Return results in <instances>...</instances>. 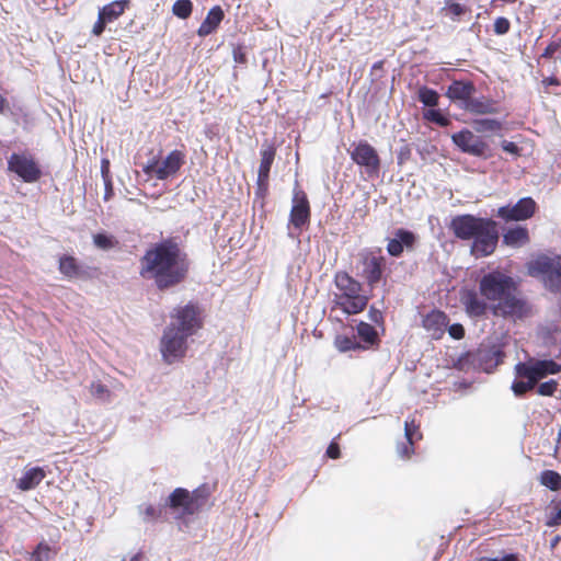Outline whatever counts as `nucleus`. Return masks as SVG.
<instances>
[{"mask_svg": "<svg viewBox=\"0 0 561 561\" xmlns=\"http://www.w3.org/2000/svg\"><path fill=\"white\" fill-rule=\"evenodd\" d=\"M352 161L365 169L369 176H377L380 171L381 160L375 147L366 140L353 142L347 150Z\"/></svg>", "mask_w": 561, "mask_h": 561, "instance_id": "nucleus-8", "label": "nucleus"}, {"mask_svg": "<svg viewBox=\"0 0 561 561\" xmlns=\"http://www.w3.org/2000/svg\"><path fill=\"white\" fill-rule=\"evenodd\" d=\"M474 124L477 131H500L503 128L502 123L493 118L477 119Z\"/></svg>", "mask_w": 561, "mask_h": 561, "instance_id": "nucleus-33", "label": "nucleus"}, {"mask_svg": "<svg viewBox=\"0 0 561 561\" xmlns=\"http://www.w3.org/2000/svg\"><path fill=\"white\" fill-rule=\"evenodd\" d=\"M94 243L96 247H99L101 249H107L112 245L111 239L107 236L102 234V233L94 236Z\"/></svg>", "mask_w": 561, "mask_h": 561, "instance_id": "nucleus-50", "label": "nucleus"}, {"mask_svg": "<svg viewBox=\"0 0 561 561\" xmlns=\"http://www.w3.org/2000/svg\"><path fill=\"white\" fill-rule=\"evenodd\" d=\"M368 317H369V320L371 322H374L375 324H377L379 327H383L385 318H383V313L379 309L371 306L369 308Z\"/></svg>", "mask_w": 561, "mask_h": 561, "instance_id": "nucleus-46", "label": "nucleus"}, {"mask_svg": "<svg viewBox=\"0 0 561 561\" xmlns=\"http://www.w3.org/2000/svg\"><path fill=\"white\" fill-rule=\"evenodd\" d=\"M476 93V85L470 80H454L447 88L446 96L454 103H460L461 108L465 110L473 94Z\"/></svg>", "mask_w": 561, "mask_h": 561, "instance_id": "nucleus-17", "label": "nucleus"}, {"mask_svg": "<svg viewBox=\"0 0 561 561\" xmlns=\"http://www.w3.org/2000/svg\"><path fill=\"white\" fill-rule=\"evenodd\" d=\"M106 24H107V22L103 18H101V15L99 14L98 21L93 25L92 33L95 36H100L103 33Z\"/></svg>", "mask_w": 561, "mask_h": 561, "instance_id": "nucleus-53", "label": "nucleus"}, {"mask_svg": "<svg viewBox=\"0 0 561 561\" xmlns=\"http://www.w3.org/2000/svg\"><path fill=\"white\" fill-rule=\"evenodd\" d=\"M169 506L181 514H192L194 512L193 495L185 489L178 488L169 496Z\"/></svg>", "mask_w": 561, "mask_h": 561, "instance_id": "nucleus-22", "label": "nucleus"}, {"mask_svg": "<svg viewBox=\"0 0 561 561\" xmlns=\"http://www.w3.org/2000/svg\"><path fill=\"white\" fill-rule=\"evenodd\" d=\"M424 118L431 123H435L438 126L446 127L450 124V119L442 114L439 110H427L423 114Z\"/></svg>", "mask_w": 561, "mask_h": 561, "instance_id": "nucleus-35", "label": "nucleus"}, {"mask_svg": "<svg viewBox=\"0 0 561 561\" xmlns=\"http://www.w3.org/2000/svg\"><path fill=\"white\" fill-rule=\"evenodd\" d=\"M539 482L551 491L561 490V474L554 470H543L540 473Z\"/></svg>", "mask_w": 561, "mask_h": 561, "instance_id": "nucleus-29", "label": "nucleus"}, {"mask_svg": "<svg viewBox=\"0 0 561 561\" xmlns=\"http://www.w3.org/2000/svg\"><path fill=\"white\" fill-rule=\"evenodd\" d=\"M138 512L145 522L156 520L160 517V510L152 505L142 504L138 506Z\"/></svg>", "mask_w": 561, "mask_h": 561, "instance_id": "nucleus-37", "label": "nucleus"}, {"mask_svg": "<svg viewBox=\"0 0 561 561\" xmlns=\"http://www.w3.org/2000/svg\"><path fill=\"white\" fill-rule=\"evenodd\" d=\"M59 271L67 277H76L79 274V267L76 260L71 256H64L59 260Z\"/></svg>", "mask_w": 561, "mask_h": 561, "instance_id": "nucleus-31", "label": "nucleus"}, {"mask_svg": "<svg viewBox=\"0 0 561 561\" xmlns=\"http://www.w3.org/2000/svg\"><path fill=\"white\" fill-rule=\"evenodd\" d=\"M190 268L186 253L180 245L165 240L149 249L140 261V275L152 279L159 289L181 283Z\"/></svg>", "mask_w": 561, "mask_h": 561, "instance_id": "nucleus-2", "label": "nucleus"}, {"mask_svg": "<svg viewBox=\"0 0 561 561\" xmlns=\"http://www.w3.org/2000/svg\"><path fill=\"white\" fill-rule=\"evenodd\" d=\"M561 525V504L557 507L556 513H551L546 520V526L556 527Z\"/></svg>", "mask_w": 561, "mask_h": 561, "instance_id": "nucleus-48", "label": "nucleus"}, {"mask_svg": "<svg viewBox=\"0 0 561 561\" xmlns=\"http://www.w3.org/2000/svg\"><path fill=\"white\" fill-rule=\"evenodd\" d=\"M454 145L462 152L479 158H490L492 156L489 144L470 129H461L451 135Z\"/></svg>", "mask_w": 561, "mask_h": 561, "instance_id": "nucleus-10", "label": "nucleus"}, {"mask_svg": "<svg viewBox=\"0 0 561 561\" xmlns=\"http://www.w3.org/2000/svg\"><path fill=\"white\" fill-rule=\"evenodd\" d=\"M101 173L104 181V185L111 187L110 161L107 159H103L101 162Z\"/></svg>", "mask_w": 561, "mask_h": 561, "instance_id": "nucleus-49", "label": "nucleus"}, {"mask_svg": "<svg viewBox=\"0 0 561 561\" xmlns=\"http://www.w3.org/2000/svg\"><path fill=\"white\" fill-rule=\"evenodd\" d=\"M460 301L469 317L480 318L490 309L489 301L480 296L479 291L465 289L461 291Z\"/></svg>", "mask_w": 561, "mask_h": 561, "instance_id": "nucleus-15", "label": "nucleus"}, {"mask_svg": "<svg viewBox=\"0 0 561 561\" xmlns=\"http://www.w3.org/2000/svg\"><path fill=\"white\" fill-rule=\"evenodd\" d=\"M224 19V11L220 7H214L207 14L206 19L201 24L197 34L199 36H207L211 34Z\"/></svg>", "mask_w": 561, "mask_h": 561, "instance_id": "nucleus-25", "label": "nucleus"}, {"mask_svg": "<svg viewBox=\"0 0 561 561\" xmlns=\"http://www.w3.org/2000/svg\"><path fill=\"white\" fill-rule=\"evenodd\" d=\"M449 335L455 340H461L465 337V328L460 323H454L451 325H447V329Z\"/></svg>", "mask_w": 561, "mask_h": 561, "instance_id": "nucleus-45", "label": "nucleus"}, {"mask_svg": "<svg viewBox=\"0 0 561 561\" xmlns=\"http://www.w3.org/2000/svg\"><path fill=\"white\" fill-rule=\"evenodd\" d=\"M416 236L414 232L400 228L394 232V238L389 239L387 243V252L390 256L399 257L404 249L411 251L414 249Z\"/></svg>", "mask_w": 561, "mask_h": 561, "instance_id": "nucleus-16", "label": "nucleus"}, {"mask_svg": "<svg viewBox=\"0 0 561 561\" xmlns=\"http://www.w3.org/2000/svg\"><path fill=\"white\" fill-rule=\"evenodd\" d=\"M334 284L337 291L334 293L330 318H333L334 312L337 310L347 316H353L366 309L369 296L363 293V285L358 280L346 272H337L334 277Z\"/></svg>", "mask_w": 561, "mask_h": 561, "instance_id": "nucleus-5", "label": "nucleus"}, {"mask_svg": "<svg viewBox=\"0 0 561 561\" xmlns=\"http://www.w3.org/2000/svg\"><path fill=\"white\" fill-rule=\"evenodd\" d=\"M127 4H128L127 0L113 1V2L104 5L99 11V14L107 23H112V22H114L116 19H118L124 13L125 8L127 7Z\"/></svg>", "mask_w": 561, "mask_h": 561, "instance_id": "nucleus-27", "label": "nucleus"}, {"mask_svg": "<svg viewBox=\"0 0 561 561\" xmlns=\"http://www.w3.org/2000/svg\"><path fill=\"white\" fill-rule=\"evenodd\" d=\"M514 371L519 379H531L536 385L548 375H556L561 371V365L552 359H530L519 362L515 365Z\"/></svg>", "mask_w": 561, "mask_h": 561, "instance_id": "nucleus-9", "label": "nucleus"}, {"mask_svg": "<svg viewBox=\"0 0 561 561\" xmlns=\"http://www.w3.org/2000/svg\"><path fill=\"white\" fill-rule=\"evenodd\" d=\"M561 49V38L551 41L547 47L545 48L543 53L541 54L542 58H552L553 55Z\"/></svg>", "mask_w": 561, "mask_h": 561, "instance_id": "nucleus-43", "label": "nucleus"}, {"mask_svg": "<svg viewBox=\"0 0 561 561\" xmlns=\"http://www.w3.org/2000/svg\"><path fill=\"white\" fill-rule=\"evenodd\" d=\"M404 436L407 440H420L423 435L420 430V424L415 421V419H408L404 422Z\"/></svg>", "mask_w": 561, "mask_h": 561, "instance_id": "nucleus-32", "label": "nucleus"}, {"mask_svg": "<svg viewBox=\"0 0 561 561\" xmlns=\"http://www.w3.org/2000/svg\"><path fill=\"white\" fill-rule=\"evenodd\" d=\"M90 392L93 397L106 401L110 398V390L99 381L90 385Z\"/></svg>", "mask_w": 561, "mask_h": 561, "instance_id": "nucleus-38", "label": "nucleus"}, {"mask_svg": "<svg viewBox=\"0 0 561 561\" xmlns=\"http://www.w3.org/2000/svg\"><path fill=\"white\" fill-rule=\"evenodd\" d=\"M448 324V316L438 309H433L422 318V327L433 340H440Z\"/></svg>", "mask_w": 561, "mask_h": 561, "instance_id": "nucleus-14", "label": "nucleus"}, {"mask_svg": "<svg viewBox=\"0 0 561 561\" xmlns=\"http://www.w3.org/2000/svg\"><path fill=\"white\" fill-rule=\"evenodd\" d=\"M480 296L490 302L493 316L514 321L534 316V305L520 289V282L512 273L494 268L484 273L479 282Z\"/></svg>", "mask_w": 561, "mask_h": 561, "instance_id": "nucleus-1", "label": "nucleus"}, {"mask_svg": "<svg viewBox=\"0 0 561 561\" xmlns=\"http://www.w3.org/2000/svg\"><path fill=\"white\" fill-rule=\"evenodd\" d=\"M528 273L530 276L539 277L550 293H561L560 255H538L528 264Z\"/></svg>", "mask_w": 561, "mask_h": 561, "instance_id": "nucleus-6", "label": "nucleus"}, {"mask_svg": "<svg viewBox=\"0 0 561 561\" xmlns=\"http://www.w3.org/2000/svg\"><path fill=\"white\" fill-rule=\"evenodd\" d=\"M357 337L360 340L362 350L379 346L380 339L377 330L369 323L360 321L356 325Z\"/></svg>", "mask_w": 561, "mask_h": 561, "instance_id": "nucleus-23", "label": "nucleus"}, {"mask_svg": "<svg viewBox=\"0 0 561 561\" xmlns=\"http://www.w3.org/2000/svg\"><path fill=\"white\" fill-rule=\"evenodd\" d=\"M51 557V549L46 543H39L36 550L32 553L34 561H48Z\"/></svg>", "mask_w": 561, "mask_h": 561, "instance_id": "nucleus-39", "label": "nucleus"}, {"mask_svg": "<svg viewBox=\"0 0 561 561\" xmlns=\"http://www.w3.org/2000/svg\"><path fill=\"white\" fill-rule=\"evenodd\" d=\"M45 471L39 467L27 469L18 482V488L28 491L36 488L45 478Z\"/></svg>", "mask_w": 561, "mask_h": 561, "instance_id": "nucleus-26", "label": "nucleus"}, {"mask_svg": "<svg viewBox=\"0 0 561 561\" xmlns=\"http://www.w3.org/2000/svg\"><path fill=\"white\" fill-rule=\"evenodd\" d=\"M529 242V232L526 227L516 226L514 228H510L503 234V243L513 247L519 248Z\"/></svg>", "mask_w": 561, "mask_h": 561, "instance_id": "nucleus-24", "label": "nucleus"}, {"mask_svg": "<svg viewBox=\"0 0 561 561\" xmlns=\"http://www.w3.org/2000/svg\"><path fill=\"white\" fill-rule=\"evenodd\" d=\"M465 111L473 114V115H488V114H497L499 102L489 96H479L471 98V100L465 104Z\"/></svg>", "mask_w": 561, "mask_h": 561, "instance_id": "nucleus-21", "label": "nucleus"}, {"mask_svg": "<svg viewBox=\"0 0 561 561\" xmlns=\"http://www.w3.org/2000/svg\"><path fill=\"white\" fill-rule=\"evenodd\" d=\"M411 156H412L411 146L409 144L401 146L398 151V154H397L398 164H400V165L404 164L407 161H409L411 159Z\"/></svg>", "mask_w": 561, "mask_h": 561, "instance_id": "nucleus-44", "label": "nucleus"}, {"mask_svg": "<svg viewBox=\"0 0 561 561\" xmlns=\"http://www.w3.org/2000/svg\"><path fill=\"white\" fill-rule=\"evenodd\" d=\"M387 260L381 249H365L358 253L359 276L373 289L383 278Z\"/></svg>", "mask_w": 561, "mask_h": 561, "instance_id": "nucleus-7", "label": "nucleus"}, {"mask_svg": "<svg viewBox=\"0 0 561 561\" xmlns=\"http://www.w3.org/2000/svg\"><path fill=\"white\" fill-rule=\"evenodd\" d=\"M558 389V382L554 379L540 383L537 388V392L543 397H551Z\"/></svg>", "mask_w": 561, "mask_h": 561, "instance_id": "nucleus-40", "label": "nucleus"}, {"mask_svg": "<svg viewBox=\"0 0 561 561\" xmlns=\"http://www.w3.org/2000/svg\"><path fill=\"white\" fill-rule=\"evenodd\" d=\"M202 327L198 310L193 305L179 307L171 313V321L164 329L160 351L165 363L182 358L187 350V340Z\"/></svg>", "mask_w": 561, "mask_h": 561, "instance_id": "nucleus-3", "label": "nucleus"}, {"mask_svg": "<svg viewBox=\"0 0 561 561\" xmlns=\"http://www.w3.org/2000/svg\"><path fill=\"white\" fill-rule=\"evenodd\" d=\"M140 559H141V553H136V554H134V556L129 559V561H140Z\"/></svg>", "mask_w": 561, "mask_h": 561, "instance_id": "nucleus-58", "label": "nucleus"}, {"mask_svg": "<svg viewBox=\"0 0 561 561\" xmlns=\"http://www.w3.org/2000/svg\"><path fill=\"white\" fill-rule=\"evenodd\" d=\"M446 8L453 15L459 16L465 13V9L460 3L454 2L451 0L446 1Z\"/></svg>", "mask_w": 561, "mask_h": 561, "instance_id": "nucleus-51", "label": "nucleus"}, {"mask_svg": "<svg viewBox=\"0 0 561 561\" xmlns=\"http://www.w3.org/2000/svg\"><path fill=\"white\" fill-rule=\"evenodd\" d=\"M511 22L504 16L496 18L493 25V31L496 35H504L508 33Z\"/></svg>", "mask_w": 561, "mask_h": 561, "instance_id": "nucleus-42", "label": "nucleus"}, {"mask_svg": "<svg viewBox=\"0 0 561 561\" xmlns=\"http://www.w3.org/2000/svg\"><path fill=\"white\" fill-rule=\"evenodd\" d=\"M9 170L16 173L24 182L33 183L41 178L37 163L26 154L13 153L8 160Z\"/></svg>", "mask_w": 561, "mask_h": 561, "instance_id": "nucleus-13", "label": "nucleus"}, {"mask_svg": "<svg viewBox=\"0 0 561 561\" xmlns=\"http://www.w3.org/2000/svg\"><path fill=\"white\" fill-rule=\"evenodd\" d=\"M537 204L531 197H523L515 205H505L497 209V217L505 221H522L531 218Z\"/></svg>", "mask_w": 561, "mask_h": 561, "instance_id": "nucleus-12", "label": "nucleus"}, {"mask_svg": "<svg viewBox=\"0 0 561 561\" xmlns=\"http://www.w3.org/2000/svg\"><path fill=\"white\" fill-rule=\"evenodd\" d=\"M275 158V149L272 146H263L261 149V163L257 173V190L266 191L272 163Z\"/></svg>", "mask_w": 561, "mask_h": 561, "instance_id": "nucleus-20", "label": "nucleus"}, {"mask_svg": "<svg viewBox=\"0 0 561 561\" xmlns=\"http://www.w3.org/2000/svg\"><path fill=\"white\" fill-rule=\"evenodd\" d=\"M536 383L531 379L514 380L511 389L516 397H524L528 391L533 390Z\"/></svg>", "mask_w": 561, "mask_h": 561, "instance_id": "nucleus-34", "label": "nucleus"}, {"mask_svg": "<svg viewBox=\"0 0 561 561\" xmlns=\"http://www.w3.org/2000/svg\"><path fill=\"white\" fill-rule=\"evenodd\" d=\"M193 4L190 0H178L172 8V12L180 19H186L192 13Z\"/></svg>", "mask_w": 561, "mask_h": 561, "instance_id": "nucleus-36", "label": "nucleus"}, {"mask_svg": "<svg viewBox=\"0 0 561 561\" xmlns=\"http://www.w3.org/2000/svg\"><path fill=\"white\" fill-rule=\"evenodd\" d=\"M112 194H113V187L111 186V188H110V186L105 185V196H104L105 199H108Z\"/></svg>", "mask_w": 561, "mask_h": 561, "instance_id": "nucleus-56", "label": "nucleus"}, {"mask_svg": "<svg viewBox=\"0 0 561 561\" xmlns=\"http://www.w3.org/2000/svg\"><path fill=\"white\" fill-rule=\"evenodd\" d=\"M501 146L505 152H508V153H512L515 156H519V153H520V148L513 141L504 140V141H502Z\"/></svg>", "mask_w": 561, "mask_h": 561, "instance_id": "nucleus-52", "label": "nucleus"}, {"mask_svg": "<svg viewBox=\"0 0 561 561\" xmlns=\"http://www.w3.org/2000/svg\"><path fill=\"white\" fill-rule=\"evenodd\" d=\"M541 83L545 88H548L549 85H560L561 84L560 80L554 76L543 78L541 80Z\"/></svg>", "mask_w": 561, "mask_h": 561, "instance_id": "nucleus-55", "label": "nucleus"}, {"mask_svg": "<svg viewBox=\"0 0 561 561\" xmlns=\"http://www.w3.org/2000/svg\"><path fill=\"white\" fill-rule=\"evenodd\" d=\"M4 105H5V100L4 98L0 94V113H2L3 108H4Z\"/></svg>", "mask_w": 561, "mask_h": 561, "instance_id": "nucleus-57", "label": "nucleus"}, {"mask_svg": "<svg viewBox=\"0 0 561 561\" xmlns=\"http://www.w3.org/2000/svg\"><path fill=\"white\" fill-rule=\"evenodd\" d=\"M417 100L425 106L434 107L438 105L439 94L434 89L423 85L417 90Z\"/></svg>", "mask_w": 561, "mask_h": 561, "instance_id": "nucleus-30", "label": "nucleus"}, {"mask_svg": "<svg viewBox=\"0 0 561 561\" xmlns=\"http://www.w3.org/2000/svg\"><path fill=\"white\" fill-rule=\"evenodd\" d=\"M185 156L179 150L171 151L163 160H152L144 165L142 171L158 180H167L178 173L184 164Z\"/></svg>", "mask_w": 561, "mask_h": 561, "instance_id": "nucleus-11", "label": "nucleus"}, {"mask_svg": "<svg viewBox=\"0 0 561 561\" xmlns=\"http://www.w3.org/2000/svg\"><path fill=\"white\" fill-rule=\"evenodd\" d=\"M381 65H382V62H381V61H379V62L375 64L373 68H374V69H376V68H380V67H381Z\"/></svg>", "mask_w": 561, "mask_h": 561, "instance_id": "nucleus-59", "label": "nucleus"}, {"mask_svg": "<svg viewBox=\"0 0 561 561\" xmlns=\"http://www.w3.org/2000/svg\"><path fill=\"white\" fill-rule=\"evenodd\" d=\"M449 230L461 241H471L470 253L479 259L494 253L500 239L497 222L470 214L451 218Z\"/></svg>", "mask_w": 561, "mask_h": 561, "instance_id": "nucleus-4", "label": "nucleus"}, {"mask_svg": "<svg viewBox=\"0 0 561 561\" xmlns=\"http://www.w3.org/2000/svg\"><path fill=\"white\" fill-rule=\"evenodd\" d=\"M325 456L330 459H339L341 456L340 445L334 438L327 448Z\"/></svg>", "mask_w": 561, "mask_h": 561, "instance_id": "nucleus-47", "label": "nucleus"}, {"mask_svg": "<svg viewBox=\"0 0 561 561\" xmlns=\"http://www.w3.org/2000/svg\"><path fill=\"white\" fill-rule=\"evenodd\" d=\"M309 215L310 210L306 196L300 193H295L290 211V225L295 229H299L309 219Z\"/></svg>", "mask_w": 561, "mask_h": 561, "instance_id": "nucleus-19", "label": "nucleus"}, {"mask_svg": "<svg viewBox=\"0 0 561 561\" xmlns=\"http://www.w3.org/2000/svg\"><path fill=\"white\" fill-rule=\"evenodd\" d=\"M504 352L497 346L480 347L474 354V362L486 373L502 364Z\"/></svg>", "mask_w": 561, "mask_h": 561, "instance_id": "nucleus-18", "label": "nucleus"}, {"mask_svg": "<svg viewBox=\"0 0 561 561\" xmlns=\"http://www.w3.org/2000/svg\"><path fill=\"white\" fill-rule=\"evenodd\" d=\"M480 561H519L517 556L514 553H510L504 556L502 559L496 558H481Z\"/></svg>", "mask_w": 561, "mask_h": 561, "instance_id": "nucleus-54", "label": "nucleus"}, {"mask_svg": "<svg viewBox=\"0 0 561 561\" xmlns=\"http://www.w3.org/2000/svg\"><path fill=\"white\" fill-rule=\"evenodd\" d=\"M414 440H407L398 444L397 453L402 459H409L414 454Z\"/></svg>", "mask_w": 561, "mask_h": 561, "instance_id": "nucleus-41", "label": "nucleus"}, {"mask_svg": "<svg viewBox=\"0 0 561 561\" xmlns=\"http://www.w3.org/2000/svg\"><path fill=\"white\" fill-rule=\"evenodd\" d=\"M334 346L340 352L362 350V343L357 341V337L354 334H337L334 339Z\"/></svg>", "mask_w": 561, "mask_h": 561, "instance_id": "nucleus-28", "label": "nucleus"}]
</instances>
